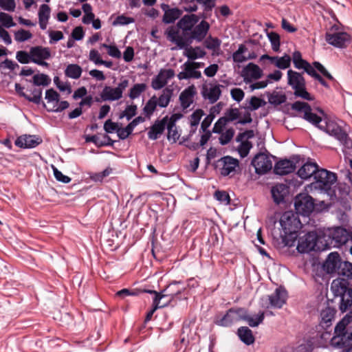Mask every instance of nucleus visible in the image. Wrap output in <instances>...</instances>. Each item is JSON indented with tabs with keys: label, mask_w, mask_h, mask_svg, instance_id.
I'll use <instances>...</instances> for the list:
<instances>
[{
	"label": "nucleus",
	"mask_w": 352,
	"mask_h": 352,
	"mask_svg": "<svg viewBox=\"0 0 352 352\" xmlns=\"http://www.w3.org/2000/svg\"><path fill=\"white\" fill-rule=\"evenodd\" d=\"M267 37L271 43L272 49L274 52H278L280 50V36L275 32L267 33Z\"/></svg>",
	"instance_id": "51"
},
{
	"label": "nucleus",
	"mask_w": 352,
	"mask_h": 352,
	"mask_svg": "<svg viewBox=\"0 0 352 352\" xmlns=\"http://www.w3.org/2000/svg\"><path fill=\"white\" fill-rule=\"evenodd\" d=\"M199 19L200 16L197 14H185L179 20L176 26L172 25L166 29L165 34L167 39L175 44V39H186Z\"/></svg>",
	"instance_id": "2"
},
{
	"label": "nucleus",
	"mask_w": 352,
	"mask_h": 352,
	"mask_svg": "<svg viewBox=\"0 0 352 352\" xmlns=\"http://www.w3.org/2000/svg\"><path fill=\"white\" fill-rule=\"evenodd\" d=\"M287 298V292L283 287L280 286L277 287L273 294L267 296L268 304H263L262 307L265 309H269L270 307L280 309L286 303Z\"/></svg>",
	"instance_id": "12"
},
{
	"label": "nucleus",
	"mask_w": 352,
	"mask_h": 352,
	"mask_svg": "<svg viewBox=\"0 0 352 352\" xmlns=\"http://www.w3.org/2000/svg\"><path fill=\"white\" fill-rule=\"evenodd\" d=\"M135 19L125 15L118 16L113 22V25H126L134 23Z\"/></svg>",
	"instance_id": "62"
},
{
	"label": "nucleus",
	"mask_w": 352,
	"mask_h": 352,
	"mask_svg": "<svg viewBox=\"0 0 352 352\" xmlns=\"http://www.w3.org/2000/svg\"><path fill=\"white\" fill-rule=\"evenodd\" d=\"M32 36V33L24 29H21L14 32V39L18 42H24L30 39Z\"/></svg>",
	"instance_id": "55"
},
{
	"label": "nucleus",
	"mask_w": 352,
	"mask_h": 352,
	"mask_svg": "<svg viewBox=\"0 0 352 352\" xmlns=\"http://www.w3.org/2000/svg\"><path fill=\"white\" fill-rule=\"evenodd\" d=\"M138 107L135 104L127 105L125 109L120 114L119 118H126L127 120H130L137 113Z\"/></svg>",
	"instance_id": "48"
},
{
	"label": "nucleus",
	"mask_w": 352,
	"mask_h": 352,
	"mask_svg": "<svg viewBox=\"0 0 352 352\" xmlns=\"http://www.w3.org/2000/svg\"><path fill=\"white\" fill-rule=\"evenodd\" d=\"M32 96L28 95L26 100L29 102H32L36 104H39L42 102L43 107H46V104L44 102H42V93L43 90L41 88H34L31 90Z\"/></svg>",
	"instance_id": "44"
},
{
	"label": "nucleus",
	"mask_w": 352,
	"mask_h": 352,
	"mask_svg": "<svg viewBox=\"0 0 352 352\" xmlns=\"http://www.w3.org/2000/svg\"><path fill=\"white\" fill-rule=\"evenodd\" d=\"M32 82L36 86H48L51 82L50 78L45 74H38L34 75Z\"/></svg>",
	"instance_id": "45"
},
{
	"label": "nucleus",
	"mask_w": 352,
	"mask_h": 352,
	"mask_svg": "<svg viewBox=\"0 0 352 352\" xmlns=\"http://www.w3.org/2000/svg\"><path fill=\"white\" fill-rule=\"evenodd\" d=\"M348 323L349 322L344 318L336 324L333 336L330 339L332 347L340 349L352 346V331H348Z\"/></svg>",
	"instance_id": "4"
},
{
	"label": "nucleus",
	"mask_w": 352,
	"mask_h": 352,
	"mask_svg": "<svg viewBox=\"0 0 352 352\" xmlns=\"http://www.w3.org/2000/svg\"><path fill=\"white\" fill-rule=\"evenodd\" d=\"M271 193L274 201L280 204L285 201V198L289 193V188L286 184H277L272 188Z\"/></svg>",
	"instance_id": "26"
},
{
	"label": "nucleus",
	"mask_w": 352,
	"mask_h": 352,
	"mask_svg": "<svg viewBox=\"0 0 352 352\" xmlns=\"http://www.w3.org/2000/svg\"><path fill=\"white\" fill-rule=\"evenodd\" d=\"M248 50L247 47L241 44L239 46V48L232 54V59L234 62L241 63L247 60L248 59H252L255 56L250 55L248 57H245L243 54Z\"/></svg>",
	"instance_id": "39"
},
{
	"label": "nucleus",
	"mask_w": 352,
	"mask_h": 352,
	"mask_svg": "<svg viewBox=\"0 0 352 352\" xmlns=\"http://www.w3.org/2000/svg\"><path fill=\"white\" fill-rule=\"evenodd\" d=\"M243 76L246 82H250L252 79L257 80L262 77L263 70L257 65L250 63L243 69Z\"/></svg>",
	"instance_id": "27"
},
{
	"label": "nucleus",
	"mask_w": 352,
	"mask_h": 352,
	"mask_svg": "<svg viewBox=\"0 0 352 352\" xmlns=\"http://www.w3.org/2000/svg\"><path fill=\"white\" fill-rule=\"evenodd\" d=\"M294 94L297 98H300L308 101H312L314 100V97L307 91L306 84L296 89Z\"/></svg>",
	"instance_id": "50"
},
{
	"label": "nucleus",
	"mask_w": 352,
	"mask_h": 352,
	"mask_svg": "<svg viewBox=\"0 0 352 352\" xmlns=\"http://www.w3.org/2000/svg\"><path fill=\"white\" fill-rule=\"evenodd\" d=\"M342 145V151L344 155L346 157L351 155L352 153V140L349 138L348 134L346 133V138L343 140H338Z\"/></svg>",
	"instance_id": "61"
},
{
	"label": "nucleus",
	"mask_w": 352,
	"mask_h": 352,
	"mask_svg": "<svg viewBox=\"0 0 352 352\" xmlns=\"http://www.w3.org/2000/svg\"><path fill=\"white\" fill-rule=\"evenodd\" d=\"M16 59L21 64H28L32 62L30 51L29 52L25 50H20L16 53Z\"/></svg>",
	"instance_id": "53"
},
{
	"label": "nucleus",
	"mask_w": 352,
	"mask_h": 352,
	"mask_svg": "<svg viewBox=\"0 0 352 352\" xmlns=\"http://www.w3.org/2000/svg\"><path fill=\"white\" fill-rule=\"evenodd\" d=\"M82 69L80 66L77 64H69L65 70L66 76L72 79H78L82 74Z\"/></svg>",
	"instance_id": "41"
},
{
	"label": "nucleus",
	"mask_w": 352,
	"mask_h": 352,
	"mask_svg": "<svg viewBox=\"0 0 352 352\" xmlns=\"http://www.w3.org/2000/svg\"><path fill=\"white\" fill-rule=\"evenodd\" d=\"M325 39L329 45L338 48H344L351 42L350 35L344 32L336 33L327 32L325 34Z\"/></svg>",
	"instance_id": "16"
},
{
	"label": "nucleus",
	"mask_w": 352,
	"mask_h": 352,
	"mask_svg": "<svg viewBox=\"0 0 352 352\" xmlns=\"http://www.w3.org/2000/svg\"><path fill=\"white\" fill-rule=\"evenodd\" d=\"M233 311L234 308L229 309L223 316L220 318H217L214 320V323L218 326L224 327L232 326L234 322H236Z\"/></svg>",
	"instance_id": "33"
},
{
	"label": "nucleus",
	"mask_w": 352,
	"mask_h": 352,
	"mask_svg": "<svg viewBox=\"0 0 352 352\" xmlns=\"http://www.w3.org/2000/svg\"><path fill=\"white\" fill-rule=\"evenodd\" d=\"M210 25L208 22L202 20L199 24H196L186 39H175V44L179 49H183L190 46L193 41L198 43L202 42L206 37Z\"/></svg>",
	"instance_id": "7"
},
{
	"label": "nucleus",
	"mask_w": 352,
	"mask_h": 352,
	"mask_svg": "<svg viewBox=\"0 0 352 352\" xmlns=\"http://www.w3.org/2000/svg\"><path fill=\"white\" fill-rule=\"evenodd\" d=\"M32 63L38 65L48 67L49 64L45 62L51 57V51L49 47L37 45L30 47Z\"/></svg>",
	"instance_id": "13"
},
{
	"label": "nucleus",
	"mask_w": 352,
	"mask_h": 352,
	"mask_svg": "<svg viewBox=\"0 0 352 352\" xmlns=\"http://www.w3.org/2000/svg\"><path fill=\"white\" fill-rule=\"evenodd\" d=\"M238 166V160L229 155L220 158L215 163L216 168H219L220 174L224 177L234 171Z\"/></svg>",
	"instance_id": "17"
},
{
	"label": "nucleus",
	"mask_w": 352,
	"mask_h": 352,
	"mask_svg": "<svg viewBox=\"0 0 352 352\" xmlns=\"http://www.w3.org/2000/svg\"><path fill=\"white\" fill-rule=\"evenodd\" d=\"M240 116L239 110L237 108H230L225 112L224 116L222 118L225 119L227 123L233 122L239 118Z\"/></svg>",
	"instance_id": "52"
},
{
	"label": "nucleus",
	"mask_w": 352,
	"mask_h": 352,
	"mask_svg": "<svg viewBox=\"0 0 352 352\" xmlns=\"http://www.w3.org/2000/svg\"><path fill=\"white\" fill-rule=\"evenodd\" d=\"M51 9L50 6L45 3L40 6L38 16V19H44L48 21L50 17Z\"/></svg>",
	"instance_id": "63"
},
{
	"label": "nucleus",
	"mask_w": 352,
	"mask_h": 352,
	"mask_svg": "<svg viewBox=\"0 0 352 352\" xmlns=\"http://www.w3.org/2000/svg\"><path fill=\"white\" fill-rule=\"evenodd\" d=\"M264 318L265 313L263 311H260L257 315H254L253 316L248 315L245 321L250 327H256L263 322Z\"/></svg>",
	"instance_id": "46"
},
{
	"label": "nucleus",
	"mask_w": 352,
	"mask_h": 352,
	"mask_svg": "<svg viewBox=\"0 0 352 352\" xmlns=\"http://www.w3.org/2000/svg\"><path fill=\"white\" fill-rule=\"evenodd\" d=\"M292 109L300 113H302V118L311 124L320 129V126L322 125L324 120L318 116L316 113L312 112L311 106L302 101H296L292 104Z\"/></svg>",
	"instance_id": "10"
},
{
	"label": "nucleus",
	"mask_w": 352,
	"mask_h": 352,
	"mask_svg": "<svg viewBox=\"0 0 352 352\" xmlns=\"http://www.w3.org/2000/svg\"><path fill=\"white\" fill-rule=\"evenodd\" d=\"M266 95L267 96L268 102L274 106L280 105L287 100V96L283 91H267L266 92Z\"/></svg>",
	"instance_id": "36"
},
{
	"label": "nucleus",
	"mask_w": 352,
	"mask_h": 352,
	"mask_svg": "<svg viewBox=\"0 0 352 352\" xmlns=\"http://www.w3.org/2000/svg\"><path fill=\"white\" fill-rule=\"evenodd\" d=\"M342 261L339 253L331 252L322 263V270L328 274L337 275Z\"/></svg>",
	"instance_id": "15"
},
{
	"label": "nucleus",
	"mask_w": 352,
	"mask_h": 352,
	"mask_svg": "<svg viewBox=\"0 0 352 352\" xmlns=\"http://www.w3.org/2000/svg\"><path fill=\"white\" fill-rule=\"evenodd\" d=\"M251 164L254 167L255 172L258 175L265 174L272 168V161L270 156L262 153H259L254 156Z\"/></svg>",
	"instance_id": "14"
},
{
	"label": "nucleus",
	"mask_w": 352,
	"mask_h": 352,
	"mask_svg": "<svg viewBox=\"0 0 352 352\" xmlns=\"http://www.w3.org/2000/svg\"><path fill=\"white\" fill-rule=\"evenodd\" d=\"M237 336L241 342L246 345L252 344L254 342V337L252 331L248 327H241L237 330Z\"/></svg>",
	"instance_id": "35"
},
{
	"label": "nucleus",
	"mask_w": 352,
	"mask_h": 352,
	"mask_svg": "<svg viewBox=\"0 0 352 352\" xmlns=\"http://www.w3.org/2000/svg\"><path fill=\"white\" fill-rule=\"evenodd\" d=\"M352 237V231H349L342 227L329 228L323 232L324 249H330L331 247L343 248L345 250Z\"/></svg>",
	"instance_id": "3"
},
{
	"label": "nucleus",
	"mask_w": 352,
	"mask_h": 352,
	"mask_svg": "<svg viewBox=\"0 0 352 352\" xmlns=\"http://www.w3.org/2000/svg\"><path fill=\"white\" fill-rule=\"evenodd\" d=\"M0 22L6 28H10L16 25L12 16L5 12H0Z\"/></svg>",
	"instance_id": "58"
},
{
	"label": "nucleus",
	"mask_w": 352,
	"mask_h": 352,
	"mask_svg": "<svg viewBox=\"0 0 352 352\" xmlns=\"http://www.w3.org/2000/svg\"><path fill=\"white\" fill-rule=\"evenodd\" d=\"M279 236L283 247H293L298 236L301 223L291 211L285 212L280 217Z\"/></svg>",
	"instance_id": "1"
},
{
	"label": "nucleus",
	"mask_w": 352,
	"mask_h": 352,
	"mask_svg": "<svg viewBox=\"0 0 352 352\" xmlns=\"http://www.w3.org/2000/svg\"><path fill=\"white\" fill-rule=\"evenodd\" d=\"M349 285V283L344 280H333L331 283V290L335 296H340L339 308L342 313L352 306V289Z\"/></svg>",
	"instance_id": "6"
},
{
	"label": "nucleus",
	"mask_w": 352,
	"mask_h": 352,
	"mask_svg": "<svg viewBox=\"0 0 352 352\" xmlns=\"http://www.w3.org/2000/svg\"><path fill=\"white\" fill-rule=\"evenodd\" d=\"M252 147V144L250 141L245 140L242 142L238 147V152L241 157H247Z\"/></svg>",
	"instance_id": "57"
},
{
	"label": "nucleus",
	"mask_w": 352,
	"mask_h": 352,
	"mask_svg": "<svg viewBox=\"0 0 352 352\" xmlns=\"http://www.w3.org/2000/svg\"><path fill=\"white\" fill-rule=\"evenodd\" d=\"M204 115V112L202 109H199L195 110L190 116V126L192 127H197Z\"/></svg>",
	"instance_id": "56"
},
{
	"label": "nucleus",
	"mask_w": 352,
	"mask_h": 352,
	"mask_svg": "<svg viewBox=\"0 0 352 352\" xmlns=\"http://www.w3.org/2000/svg\"><path fill=\"white\" fill-rule=\"evenodd\" d=\"M220 87L219 85H211L210 88L204 87L201 91L202 96L205 99H208L210 104H214L219 100L221 94Z\"/></svg>",
	"instance_id": "29"
},
{
	"label": "nucleus",
	"mask_w": 352,
	"mask_h": 352,
	"mask_svg": "<svg viewBox=\"0 0 352 352\" xmlns=\"http://www.w3.org/2000/svg\"><path fill=\"white\" fill-rule=\"evenodd\" d=\"M287 83L294 90L305 85L302 75L297 72L289 69L287 71Z\"/></svg>",
	"instance_id": "31"
},
{
	"label": "nucleus",
	"mask_w": 352,
	"mask_h": 352,
	"mask_svg": "<svg viewBox=\"0 0 352 352\" xmlns=\"http://www.w3.org/2000/svg\"><path fill=\"white\" fill-rule=\"evenodd\" d=\"M164 12L162 21L165 24L173 23L182 14V11L178 8H170L168 4L162 3L160 5Z\"/></svg>",
	"instance_id": "20"
},
{
	"label": "nucleus",
	"mask_w": 352,
	"mask_h": 352,
	"mask_svg": "<svg viewBox=\"0 0 352 352\" xmlns=\"http://www.w3.org/2000/svg\"><path fill=\"white\" fill-rule=\"evenodd\" d=\"M308 62L302 58L300 52H295L293 54V63L294 67L298 69H303Z\"/></svg>",
	"instance_id": "60"
},
{
	"label": "nucleus",
	"mask_w": 352,
	"mask_h": 352,
	"mask_svg": "<svg viewBox=\"0 0 352 352\" xmlns=\"http://www.w3.org/2000/svg\"><path fill=\"white\" fill-rule=\"evenodd\" d=\"M167 80L164 78L162 72H159L158 74L152 80L151 87L155 90H159L163 88L166 84Z\"/></svg>",
	"instance_id": "49"
},
{
	"label": "nucleus",
	"mask_w": 352,
	"mask_h": 352,
	"mask_svg": "<svg viewBox=\"0 0 352 352\" xmlns=\"http://www.w3.org/2000/svg\"><path fill=\"white\" fill-rule=\"evenodd\" d=\"M296 167V163L293 160L284 159L275 164L274 171L276 175H286L293 173Z\"/></svg>",
	"instance_id": "25"
},
{
	"label": "nucleus",
	"mask_w": 352,
	"mask_h": 352,
	"mask_svg": "<svg viewBox=\"0 0 352 352\" xmlns=\"http://www.w3.org/2000/svg\"><path fill=\"white\" fill-rule=\"evenodd\" d=\"M320 129L334 137L338 140H343L346 138V132L336 123L333 122L324 121Z\"/></svg>",
	"instance_id": "19"
},
{
	"label": "nucleus",
	"mask_w": 352,
	"mask_h": 352,
	"mask_svg": "<svg viewBox=\"0 0 352 352\" xmlns=\"http://www.w3.org/2000/svg\"><path fill=\"white\" fill-rule=\"evenodd\" d=\"M181 284H182V281L174 280L167 285L164 289L162 290L164 298L166 297L170 298V299L166 302L168 303V305H170L175 299L178 298V296L184 291V287H179ZM179 299H181V298H179Z\"/></svg>",
	"instance_id": "18"
},
{
	"label": "nucleus",
	"mask_w": 352,
	"mask_h": 352,
	"mask_svg": "<svg viewBox=\"0 0 352 352\" xmlns=\"http://www.w3.org/2000/svg\"><path fill=\"white\" fill-rule=\"evenodd\" d=\"M175 127V120H172V119H170L168 122L166 126L168 129L167 138L168 140H172L174 142H175L179 139V137L177 130L176 129H174Z\"/></svg>",
	"instance_id": "47"
},
{
	"label": "nucleus",
	"mask_w": 352,
	"mask_h": 352,
	"mask_svg": "<svg viewBox=\"0 0 352 352\" xmlns=\"http://www.w3.org/2000/svg\"><path fill=\"white\" fill-rule=\"evenodd\" d=\"M220 134H221V135L219 138V143L221 145H226L232 139V138L234 135V130L232 128H230V129H226V131L224 133H221Z\"/></svg>",
	"instance_id": "54"
},
{
	"label": "nucleus",
	"mask_w": 352,
	"mask_h": 352,
	"mask_svg": "<svg viewBox=\"0 0 352 352\" xmlns=\"http://www.w3.org/2000/svg\"><path fill=\"white\" fill-rule=\"evenodd\" d=\"M100 96L104 101H115L122 98L116 88L110 86H105L103 88Z\"/></svg>",
	"instance_id": "37"
},
{
	"label": "nucleus",
	"mask_w": 352,
	"mask_h": 352,
	"mask_svg": "<svg viewBox=\"0 0 352 352\" xmlns=\"http://www.w3.org/2000/svg\"><path fill=\"white\" fill-rule=\"evenodd\" d=\"M318 168L319 166L316 162H307L298 169L297 175L302 179L306 180L312 176L314 177Z\"/></svg>",
	"instance_id": "30"
},
{
	"label": "nucleus",
	"mask_w": 352,
	"mask_h": 352,
	"mask_svg": "<svg viewBox=\"0 0 352 352\" xmlns=\"http://www.w3.org/2000/svg\"><path fill=\"white\" fill-rule=\"evenodd\" d=\"M197 94L196 88L190 85L184 89L180 94L179 100L183 109H187L194 102V98Z\"/></svg>",
	"instance_id": "22"
},
{
	"label": "nucleus",
	"mask_w": 352,
	"mask_h": 352,
	"mask_svg": "<svg viewBox=\"0 0 352 352\" xmlns=\"http://www.w3.org/2000/svg\"><path fill=\"white\" fill-rule=\"evenodd\" d=\"M337 276L338 277L336 280H344L346 283H349V280H352V263L343 261Z\"/></svg>",
	"instance_id": "32"
},
{
	"label": "nucleus",
	"mask_w": 352,
	"mask_h": 352,
	"mask_svg": "<svg viewBox=\"0 0 352 352\" xmlns=\"http://www.w3.org/2000/svg\"><path fill=\"white\" fill-rule=\"evenodd\" d=\"M157 106V98L155 96H152L146 103L142 111L147 118H150L153 114Z\"/></svg>",
	"instance_id": "42"
},
{
	"label": "nucleus",
	"mask_w": 352,
	"mask_h": 352,
	"mask_svg": "<svg viewBox=\"0 0 352 352\" xmlns=\"http://www.w3.org/2000/svg\"><path fill=\"white\" fill-rule=\"evenodd\" d=\"M168 122V116H165L161 120H157L151 126L147 133L148 139L152 140H157L164 133L167 126Z\"/></svg>",
	"instance_id": "23"
},
{
	"label": "nucleus",
	"mask_w": 352,
	"mask_h": 352,
	"mask_svg": "<svg viewBox=\"0 0 352 352\" xmlns=\"http://www.w3.org/2000/svg\"><path fill=\"white\" fill-rule=\"evenodd\" d=\"M173 90L169 88H165L162 90V94L157 98V106L165 108L166 107L171 100L173 96Z\"/></svg>",
	"instance_id": "38"
},
{
	"label": "nucleus",
	"mask_w": 352,
	"mask_h": 352,
	"mask_svg": "<svg viewBox=\"0 0 352 352\" xmlns=\"http://www.w3.org/2000/svg\"><path fill=\"white\" fill-rule=\"evenodd\" d=\"M145 121V118L138 116L129 123L124 128L117 130V135L120 140L126 139L133 132V129L139 124Z\"/></svg>",
	"instance_id": "28"
},
{
	"label": "nucleus",
	"mask_w": 352,
	"mask_h": 352,
	"mask_svg": "<svg viewBox=\"0 0 352 352\" xmlns=\"http://www.w3.org/2000/svg\"><path fill=\"white\" fill-rule=\"evenodd\" d=\"M314 179L315 180L312 184L314 187L327 192L336 182L337 176L335 173L324 168H318L315 173Z\"/></svg>",
	"instance_id": "9"
},
{
	"label": "nucleus",
	"mask_w": 352,
	"mask_h": 352,
	"mask_svg": "<svg viewBox=\"0 0 352 352\" xmlns=\"http://www.w3.org/2000/svg\"><path fill=\"white\" fill-rule=\"evenodd\" d=\"M184 49L185 50L184 56L191 60L204 58L206 54L205 50L199 46L192 47L190 45Z\"/></svg>",
	"instance_id": "34"
},
{
	"label": "nucleus",
	"mask_w": 352,
	"mask_h": 352,
	"mask_svg": "<svg viewBox=\"0 0 352 352\" xmlns=\"http://www.w3.org/2000/svg\"><path fill=\"white\" fill-rule=\"evenodd\" d=\"M183 71L177 74L179 80H188L190 78L199 79L201 77L200 71L196 70L195 68L190 64V60L185 62L182 66Z\"/></svg>",
	"instance_id": "24"
},
{
	"label": "nucleus",
	"mask_w": 352,
	"mask_h": 352,
	"mask_svg": "<svg viewBox=\"0 0 352 352\" xmlns=\"http://www.w3.org/2000/svg\"><path fill=\"white\" fill-rule=\"evenodd\" d=\"M214 197L217 201L225 205H228L230 203V197L228 193L224 190L215 191Z\"/></svg>",
	"instance_id": "59"
},
{
	"label": "nucleus",
	"mask_w": 352,
	"mask_h": 352,
	"mask_svg": "<svg viewBox=\"0 0 352 352\" xmlns=\"http://www.w3.org/2000/svg\"><path fill=\"white\" fill-rule=\"evenodd\" d=\"M42 142V140L32 135H24L17 138L14 142V144L22 148H33L36 147Z\"/></svg>",
	"instance_id": "21"
},
{
	"label": "nucleus",
	"mask_w": 352,
	"mask_h": 352,
	"mask_svg": "<svg viewBox=\"0 0 352 352\" xmlns=\"http://www.w3.org/2000/svg\"><path fill=\"white\" fill-rule=\"evenodd\" d=\"M291 63V58L289 55L285 54L282 57H278V61L276 63V67L285 69L290 66Z\"/></svg>",
	"instance_id": "64"
},
{
	"label": "nucleus",
	"mask_w": 352,
	"mask_h": 352,
	"mask_svg": "<svg viewBox=\"0 0 352 352\" xmlns=\"http://www.w3.org/2000/svg\"><path fill=\"white\" fill-rule=\"evenodd\" d=\"M203 41L204 47L208 50H212L213 52H217L220 49L221 41L217 37L209 36Z\"/></svg>",
	"instance_id": "40"
},
{
	"label": "nucleus",
	"mask_w": 352,
	"mask_h": 352,
	"mask_svg": "<svg viewBox=\"0 0 352 352\" xmlns=\"http://www.w3.org/2000/svg\"><path fill=\"white\" fill-rule=\"evenodd\" d=\"M324 242L322 236H318L315 232H309L299 238L296 249L301 254L309 253L311 251H321L324 250V246L320 247L318 243Z\"/></svg>",
	"instance_id": "8"
},
{
	"label": "nucleus",
	"mask_w": 352,
	"mask_h": 352,
	"mask_svg": "<svg viewBox=\"0 0 352 352\" xmlns=\"http://www.w3.org/2000/svg\"><path fill=\"white\" fill-rule=\"evenodd\" d=\"M337 310L327 305L320 311L318 325L316 327L317 336L322 340L329 338L331 326L335 320Z\"/></svg>",
	"instance_id": "5"
},
{
	"label": "nucleus",
	"mask_w": 352,
	"mask_h": 352,
	"mask_svg": "<svg viewBox=\"0 0 352 352\" xmlns=\"http://www.w3.org/2000/svg\"><path fill=\"white\" fill-rule=\"evenodd\" d=\"M314 206V199L307 193H300L295 198V210L296 213L302 216H309L313 212Z\"/></svg>",
	"instance_id": "11"
},
{
	"label": "nucleus",
	"mask_w": 352,
	"mask_h": 352,
	"mask_svg": "<svg viewBox=\"0 0 352 352\" xmlns=\"http://www.w3.org/2000/svg\"><path fill=\"white\" fill-rule=\"evenodd\" d=\"M147 85L145 83H137L135 84L129 90V97L131 100L136 99L140 96V95L146 91Z\"/></svg>",
	"instance_id": "43"
}]
</instances>
